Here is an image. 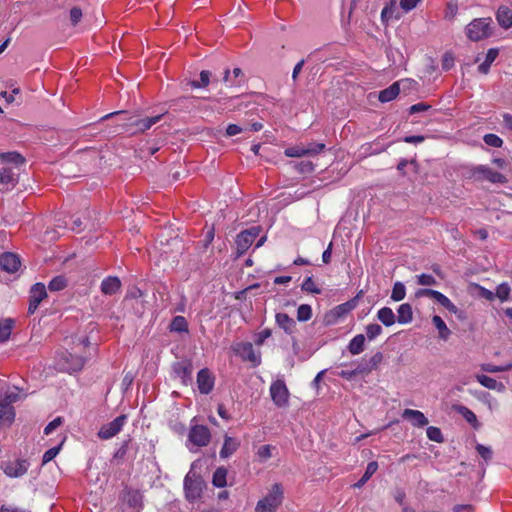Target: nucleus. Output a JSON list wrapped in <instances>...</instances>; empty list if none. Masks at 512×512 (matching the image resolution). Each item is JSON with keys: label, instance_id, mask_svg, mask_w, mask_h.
Segmentation results:
<instances>
[{"label": "nucleus", "instance_id": "nucleus-29", "mask_svg": "<svg viewBox=\"0 0 512 512\" xmlns=\"http://www.w3.org/2000/svg\"><path fill=\"white\" fill-rule=\"evenodd\" d=\"M0 159L3 162L2 164H6V165L13 163L16 166H20L25 163V158L18 152L1 153Z\"/></svg>", "mask_w": 512, "mask_h": 512}, {"label": "nucleus", "instance_id": "nucleus-15", "mask_svg": "<svg viewBox=\"0 0 512 512\" xmlns=\"http://www.w3.org/2000/svg\"><path fill=\"white\" fill-rule=\"evenodd\" d=\"M21 265L19 257L12 252H5L0 255V269L7 273L16 272Z\"/></svg>", "mask_w": 512, "mask_h": 512}, {"label": "nucleus", "instance_id": "nucleus-34", "mask_svg": "<svg viewBox=\"0 0 512 512\" xmlns=\"http://www.w3.org/2000/svg\"><path fill=\"white\" fill-rule=\"evenodd\" d=\"M227 477V469L224 467H219L215 470L212 478V483L215 487L223 488L227 485L226 481Z\"/></svg>", "mask_w": 512, "mask_h": 512}, {"label": "nucleus", "instance_id": "nucleus-52", "mask_svg": "<svg viewBox=\"0 0 512 512\" xmlns=\"http://www.w3.org/2000/svg\"><path fill=\"white\" fill-rule=\"evenodd\" d=\"M373 370L368 365V361L366 359H362L355 367L356 375H368Z\"/></svg>", "mask_w": 512, "mask_h": 512}, {"label": "nucleus", "instance_id": "nucleus-46", "mask_svg": "<svg viewBox=\"0 0 512 512\" xmlns=\"http://www.w3.org/2000/svg\"><path fill=\"white\" fill-rule=\"evenodd\" d=\"M427 437L434 442L443 443L444 437L441 430L438 427L430 426L427 428Z\"/></svg>", "mask_w": 512, "mask_h": 512}, {"label": "nucleus", "instance_id": "nucleus-17", "mask_svg": "<svg viewBox=\"0 0 512 512\" xmlns=\"http://www.w3.org/2000/svg\"><path fill=\"white\" fill-rule=\"evenodd\" d=\"M123 501L136 511H139L143 507V496L139 490L126 489L124 491Z\"/></svg>", "mask_w": 512, "mask_h": 512}, {"label": "nucleus", "instance_id": "nucleus-38", "mask_svg": "<svg viewBox=\"0 0 512 512\" xmlns=\"http://www.w3.org/2000/svg\"><path fill=\"white\" fill-rule=\"evenodd\" d=\"M458 412L465 418V420L471 424L474 428H478L480 426V423L473 411L468 409L465 406H459Z\"/></svg>", "mask_w": 512, "mask_h": 512}, {"label": "nucleus", "instance_id": "nucleus-44", "mask_svg": "<svg viewBox=\"0 0 512 512\" xmlns=\"http://www.w3.org/2000/svg\"><path fill=\"white\" fill-rule=\"evenodd\" d=\"M406 289L403 283L396 282L392 289L391 299L394 301H401L405 298Z\"/></svg>", "mask_w": 512, "mask_h": 512}, {"label": "nucleus", "instance_id": "nucleus-36", "mask_svg": "<svg viewBox=\"0 0 512 512\" xmlns=\"http://www.w3.org/2000/svg\"><path fill=\"white\" fill-rule=\"evenodd\" d=\"M433 299H435L440 305H442L444 308H446L449 312L451 313H458L459 312V309L456 307V305H454L451 300L446 297L444 294H442L441 292L437 291L435 296L433 297Z\"/></svg>", "mask_w": 512, "mask_h": 512}, {"label": "nucleus", "instance_id": "nucleus-14", "mask_svg": "<svg viewBox=\"0 0 512 512\" xmlns=\"http://www.w3.org/2000/svg\"><path fill=\"white\" fill-rule=\"evenodd\" d=\"M214 376L208 368L201 369L197 374V386L202 394H209L214 388Z\"/></svg>", "mask_w": 512, "mask_h": 512}, {"label": "nucleus", "instance_id": "nucleus-7", "mask_svg": "<svg viewBox=\"0 0 512 512\" xmlns=\"http://www.w3.org/2000/svg\"><path fill=\"white\" fill-rule=\"evenodd\" d=\"M261 232L260 226H253L239 233L236 238V255L242 256L252 245Z\"/></svg>", "mask_w": 512, "mask_h": 512}, {"label": "nucleus", "instance_id": "nucleus-22", "mask_svg": "<svg viewBox=\"0 0 512 512\" xmlns=\"http://www.w3.org/2000/svg\"><path fill=\"white\" fill-rule=\"evenodd\" d=\"M496 19L498 24L504 28L509 29L512 27V10L507 6H500L496 12Z\"/></svg>", "mask_w": 512, "mask_h": 512}, {"label": "nucleus", "instance_id": "nucleus-42", "mask_svg": "<svg viewBox=\"0 0 512 512\" xmlns=\"http://www.w3.org/2000/svg\"><path fill=\"white\" fill-rule=\"evenodd\" d=\"M301 290L304 291V292H307V293H312V294H321L322 290L316 286L313 278L311 276L307 277L302 285H301Z\"/></svg>", "mask_w": 512, "mask_h": 512}, {"label": "nucleus", "instance_id": "nucleus-55", "mask_svg": "<svg viewBox=\"0 0 512 512\" xmlns=\"http://www.w3.org/2000/svg\"><path fill=\"white\" fill-rule=\"evenodd\" d=\"M325 149V144L323 143H310L305 148L307 151V155H317Z\"/></svg>", "mask_w": 512, "mask_h": 512}, {"label": "nucleus", "instance_id": "nucleus-37", "mask_svg": "<svg viewBox=\"0 0 512 512\" xmlns=\"http://www.w3.org/2000/svg\"><path fill=\"white\" fill-rule=\"evenodd\" d=\"M15 418V410L14 407H0V424L10 425Z\"/></svg>", "mask_w": 512, "mask_h": 512}, {"label": "nucleus", "instance_id": "nucleus-63", "mask_svg": "<svg viewBox=\"0 0 512 512\" xmlns=\"http://www.w3.org/2000/svg\"><path fill=\"white\" fill-rule=\"evenodd\" d=\"M457 11H458V6L456 3H452V2H449L447 5H446V9H445V17L448 18V19H453L456 14H457Z\"/></svg>", "mask_w": 512, "mask_h": 512}, {"label": "nucleus", "instance_id": "nucleus-54", "mask_svg": "<svg viewBox=\"0 0 512 512\" xmlns=\"http://www.w3.org/2000/svg\"><path fill=\"white\" fill-rule=\"evenodd\" d=\"M82 10L79 7H73L70 10V22L72 26H76L82 19Z\"/></svg>", "mask_w": 512, "mask_h": 512}, {"label": "nucleus", "instance_id": "nucleus-16", "mask_svg": "<svg viewBox=\"0 0 512 512\" xmlns=\"http://www.w3.org/2000/svg\"><path fill=\"white\" fill-rule=\"evenodd\" d=\"M402 418L410 421L414 427H424L428 424L427 417L419 410L405 409Z\"/></svg>", "mask_w": 512, "mask_h": 512}, {"label": "nucleus", "instance_id": "nucleus-21", "mask_svg": "<svg viewBox=\"0 0 512 512\" xmlns=\"http://www.w3.org/2000/svg\"><path fill=\"white\" fill-rule=\"evenodd\" d=\"M240 446V441L237 438L230 437L228 435L224 436V443L220 450L221 458H228L233 453L237 451Z\"/></svg>", "mask_w": 512, "mask_h": 512}, {"label": "nucleus", "instance_id": "nucleus-35", "mask_svg": "<svg viewBox=\"0 0 512 512\" xmlns=\"http://www.w3.org/2000/svg\"><path fill=\"white\" fill-rule=\"evenodd\" d=\"M169 328L172 332H188V322L183 316H175L172 319Z\"/></svg>", "mask_w": 512, "mask_h": 512}, {"label": "nucleus", "instance_id": "nucleus-40", "mask_svg": "<svg viewBox=\"0 0 512 512\" xmlns=\"http://www.w3.org/2000/svg\"><path fill=\"white\" fill-rule=\"evenodd\" d=\"M511 288L508 283L504 282L497 286L495 292V298L497 297L500 301L504 302L509 299Z\"/></svg>", "mask_w": 512, "mask_h": 512}, {"label": "nucleus", "instance_id": "nucleus-11", "mask_svg": "<svg viewBox=\"0 0 512 512\" xmlns=\"http://www.w3.org/2000/svg\"><path fill=\"white\" fill-rule=\"evenodd\" d=\"M1 466L7 476L16 478L27 473L29 463L25 459H18L15 462H3Z\"/></svg>", "mask_w": 512, "mask_h": 512}, {"label": "nucleus", "instance_id": "nucleus-32", "mask_svg": "<svg viewBox=\"0 0 512 512\" xmlns=\"http://www.w3.org/2000/svg\"><path fill=\"white\" fill-rule=\"evenodd\" d=\"M14 320L7 318L0 321V343L7 341L11 335Z\"/></svg>", "mask_w": 512, "mask_h": 512}, {"label": "nucleus", "instance_id": "nucleus-24", "mask_svg": "<svg viewBox=\"0 0 512 512\" xmlns=\"http://www.w3.org/2000/svg\"><path fill=\"white\" fill-rule=\"evenodd\" d=\"M476 379L481 385L488 389L497 391H503L505 389V386L501 382H498L496 379L491 378L485 374H477Z\"/></svg>", "mask_w": 512, "mask_h": 512}, {"label": "nucleus", "instance_id": "nucleus-57", "mask_svg": "<svg viewBox=\"0 0 512 512\" xmlns=\"http://www.w3.org/2000/svg\"><path fill=\"white\" fill-rule=\"evenodd\" d=\"M431 108H432L431 105L424 103V102H420V103L412 105L409 108V113L416 114V113H420V112H425V111L430 110Z\"/></svg>", "mask_w": 512, "mask_h": 512}, {"label": "nucleus", "instance_id": "nucleus-18", "mask_svg": "<svg viewBox=\"0 0 512 512\" xmlns=\"http://www.w3.org/2000/svg\"><path fill=\"white\" fill-rule=\"evenodd\" d=\"M238 352L244 360L253 363L254 366H258L261 363L260 356L256 355L250 342L241 343Z\"/></svg>", "mask_w": 512, "mask_h": 512}, {"label": "nucleus", "instance_id": "nucleus-53", "mask_svg": "<svg viewBox=\"0 0 512 512\" xmlns=\"http://www.w3.org/2000/svg\"><path fill=\"white\" fill-rule=\"evenodd\" d=\"M476 451L478 452V454L487 462L489 460H491L492 458V450L490 447H486L482 444H477L476 445Z\"/></svg>", "mask_w": 512, "mask_h": 512}, {"label": "nucleus", "instance_id": "nucleus-25", "mask_svg": "<svg viewBox=\"0 0 512 512\" xmlns=\"http://www.w3.org/2000/svg\"><path fill=\"white\" fill-rule=\"evenodd\" d=\"M398 316L397 321L400 324H406L412 321L413 311L412 306L409 303L401 304L397 310Z\"/></svg>", "mask_w": 512, "mask_h": 512}, {"label": "nucleus", "instance_id": "nucleus-49", "mask_svg": "<svg viewBox=\"0 0 512 512\" xmlns=\"http://www.w3.org/2000/svg\"><path fill=\"white\" fill-rule=\"evenodd\" d=\"M382 333V327L379 324L372 323L366 327V334L369 340H373Z\"/></svg>", "mask_w": 512, "mask_h": 512}, {"label": "nucleus", "instance_id": "nucleus-6", "mask_svg": "<svg viewBox=\"0 0 512 512\" xmlns=\"http://www.w3.org/2000/svg\"><path fill=\"white\" fill-rule=\"evenodd\" d=\"M205 482L200 475L190 471L184 479L185 497L189 502L201 498Z\"/></svg>", "mask_w": 512, "mask_h": 512}, {"label": "nucleus", "instance_id": "nucleus-26", "mask_svg": "<svg viewBox=\"0 0 512 512\" xmlns=\"http://www.w3.org/2000/svg\"><path fill=\"white\" fill-rule=\"evenodd\" d=\"M348 350L352 355H358L364 351L365 337L363 334H358L348 344Z\"/></svg>", "mask_w": 512, "mask_h": 512}, {"label": "nucleus", "instance_id": "nucleus-56", "mask_svg": "<svg viewBox=\"0 0 512 512\" xmlns=\"http://www.w3.org/2000/svg\"><path fill=\"white\" fill-rule=\"evenodd\" d=\"M417 278H418V284L419 285L431 286V285H436L437 284L436 279L432 275H429V274H424L423 273V274L417 276Z\"/></svg>", "mask_w": 512, "mask_h": 512}, {"label": "nucleus", "instance_id": "nucleus-30", "mask_svg": "<svg viewBox=\"0 0 512 512\" xmlns=\"http://www.w3.org/2000/svg\"><path fill=\"white\" fill-rule=\"evenodd\" d=\"M432 323L434 324V326L437 328V330L439 332V338L444 341L448 340V338L451 335V331L447 327V325L445 324L443 319L438 315H434L432 318Z\"/></svg>", "mask_w": 512, "mask_h": 512}, {"label": "nucleus", "instance_id": "nucleus-20", "mask_svg": "<svg viewBox=\"0 0 512 512\" xmlns=\"http://www.w3.org/2000/svg\"><path fill=\"white\" fill-rule=\"evenodd\" d=\"M277 325L282 328L285 333L291 335L296 329V321L287 313H277L275 316Z\"/></svg>", "mask_w": 512, "mask_h": 512}, {"label": "nucleus", "instance_id": "nucleus-47", "mask_svg": "<svg viewBox=\"0 0 512 512\" xmlns=\"http://www.w3.org/2000/svg\"><path fill=\"white\" fill-rule=\"evenodd\" d=\"M485 144L491 147L500 148L503 145V140L496 134H486L483 137Z\"/></svg>", "mask_w": 512, "mask_h": 512}, {"label": "nucleus", "instance_id": "nucleus-48", "mask_svg": "<svg viewBox=\"0 0 512 512\" xmlns=\"http://www.w3.org/2000/svg\"><path fill=\"white\" fill-rule=\"evenodd\" d=\"M482 370L489 373H497V372H504L509 371L512 369V364H508L506 366H496L493 364H483Z\"/></svg>", "mask_w": 512, "mask_h": 512}, {"label": "nucleus", "instance_id": "nucleus-33", "mask_svg": "<svg viewBox=\"0 0 512 512\" xmlns=\"http://www.w3.org/2000/svg\"><path fill=\"white\" fill-rule=\"evenodd\" d=\"M378 463L376 461H371L368 463L366 470L363 476L354 484V487L361 488L364 484L372 477V475L377 471Z\"/></svg>", "mask_w": 512, "mask_h": 512}, {"label": "nucleus", "instance_id": "nucleus-31", "mask_svg": "<svg viewBox=\"0 0 512 512\" xmlns=\"http://www.w3.org/2000/svg\"><path fill=\"white\" fill-rule=\"evenodd\" d=\"M46 296V287L43 283H36L31 287L30 299H32L34 303H40Z\"/></svg>", "mask_w": 512, "mask_h": 512}, {"label": "nucleus", "instance_id": "nucleus-50", "mask_svg": "<svg viewBox=\"0 0 512 512\" xmlns=\"http://www.w3.org/2000/svg\"><path fill=\"white\" fill-rule=\"evenodd\" d=\"M61 447H62V443H60L58 446L48 449L43 455V459H42L43 464H46V463L50 462L51 460H53L57 456L59 451L61 450Z\"/></svg>", "mask_w": 512, "mask_h": 512}, {"label": "nucleus", "instance_id": "nucleus-3", "mask_svg": "<svg viewBox=\"0 0 512 512\" xmlns=\"http://www.w3.org/2000/svg\"><path fill=\"white\" fill-rule=\"evenodd\" d=\"M363 296V291H359L357 295L350 300H348L345 303L339 304L335 306L333 309L328 311L324 315V323L327 326L333 325L338 322L339 319L345 317L347 314H349L352 310H354L358 303L360 298Z\"/></svg>", "mask_w": 512, "mask_h": 512}, {"label": "nucleus", "instance_id": "nucleus-2", "mask_svg": "<svg viewBox=\"0 0 512 512\" xmlns=\"http://www.w3.org/2000/svg\"><path fill=\"white\" fill-rule=\"evenodd\" d=\"M464 177L475 182L487 181L492 184H506L507 177L486 165L468 166L465 168Z\"/></svg>", "mask_w": 512, "mask_h": 512}, {"label": "nucleus", "instance_id": "nucleus-60", "mask_svg": "<svg viewBox=\"0 0 512 512\" xmlns=\"http://www.w3.org/2000/svg\"><path fill=\"white\" fill-rule=\"evenodd\" d=\"M394 8L393 5L385 6L381 12V20L384 24H387L388 21L393 17Z\"/></svg>", "mask_w": 512, "mask_h": 512}, {"label": "nucleus", "instance_id": "nucleus-58", "mask_svg": "<svg viewBox=\"0 0 512 512\" xmlns=\"http://www.w3.org/2000/svg\"><path fill=\"white\" fill-rule=\"evenodd\" d=\"M454 65V57L451 53L446 52L442 59V69L444 71L450 70Z\"/></svg>", "mask_w": 512, "mask_h": 512}, {"label": "nucleus", "instance_id": "nucleus-9", "mask_svg": "<svg viewBox=\"0 0 512 512\" xmlns=\"http://www.w3.org/2000/svg\"><path fill=\"white\" fill-rule=\"evenodd\" d=\"M189 441L198 447H205L211 441V432L205 425H194L188 434Z\"/></svg>", "mask_w": 512, "mask_h": 512}, {"label": "nucleus", "instance_id": "nucleus-1", "mask_svg": "<svg viewBox=\"0 0 512 512\" xmlns=\"http://www.w3.org/2000/svg\"><path fill=\"white\" fill-rule=\"evenodd\" d=\"M163 116L164 114H159L153 117L139 118L138 116H130L125 111H117L101 117L99 121L117 117L114 133L136 135L150 129L154 124L158 123Z\"/></svg>", "mask_w": 512, "mask_h": 512}, {"label": "nucleus", "instance_id": "nucleus-12", "mask_svg": "<svg viewBox=\"0 0 512 512\" xmlns=\"http://www.w3.org/2000/svg\"><path fill=\"white\" fill-rule=\"evenodd\" d=\"M18 183L17 174L13 171V168L2 164L0 166V185L1 191H9L13 189Z\"/></svg>", "mask_w": 512, "mask_h": 512}, {"label": "nucleus", "instance_id": "nucleus-27", "mask_svg": "<svg viewBox=\"0 0 512 512\" xmlns=\"http://www.w3.org/2000/svg\"><path fill=\"white\" fill-rule=\"evenodd\" d=\"M499 54V50L497 48H491L488 50L486 54V58L483 63L478 66V71L482 74H487L490 70L491 64L495 61Z\"/></svg>", "mask_w": 512, "mask_h": 512}, {"label": "nucleus", "instance_id": "nucleus-28", "mask_svg": "<svg viewBox=\"0 0 512 512\" xmlns=\"http://www.w3.org/2000/svg\"><path fill=\"white\" fill-rule=\"evenodd\" d=\"M377 318L385 326H392L396 321V316L391 308L383 307L377 313Z\"/></svg>", "mask_w": 512, "mask_h": 512}, {"label": "nucleus", "instance_id": "nucleus-59", "mask_svg": "<svg viewBox=\"0 0 512 512\" xmlns=\"http://www.w3.org/2000/svg\"><path fill=\"white\" fill-rule=\"evenodd\" d=\"M368 365L372 370L377 369L379 364L383 361V354L382 352H376L370 359L367 360Z\"/></svg>", "mask_w": 512, "mask_h": 512}, {"label": "nucleus", "instance_id": "nucleus-61", "mask_svg": "<svg viewBox=\"0 0 512 512\" xmlns=\"http://www.w3.org/2000/svg\"><path fill=\"white\" fill-rule=\"evenodd\" d=\"M272 335V330L269 328H265L257 334V339L255 340L256 345H262L264 341Z\"/></svg>", "mask_w": 512, "mask_h": 512}, {"label": "nucleus", "instance_id": "nucleus-41", "mask_svg": "<svg viewBox=\"0 0 512 512\" xmlns=\"http://www.w3.org/2000/svg\"><path fill=\"white\" fill-rule=\"evenodd\" d=\"M66 286H67V279L64 276L59 275V276L54 277L49 282L48 289L50 291H60V290H63Z\"/></svg>", "mask_w": 512, "mask_h": 512}, {"label": "nucleus", "instance_id": "nucleus-5", "mask_svg": "<svg viewBox=\"0 0 512 512\" xmlns=\"http://www.w3.org/2000/svg\"><path fill=\"white\" fill-rule=\"evenodd\" d=\"M283 490L279 483L272 486L271 491L256 505V512H274L282 503Z\"/></svg>", "mask_w": 512, "mask_h": 512}, {"label": "nucleus", "instance_id": "nucleus-4", "mask_svg": "<svg viewBox=\"0 0 512 512\" xmlns=\"http://www.w3.org/2000/svg\"><path fill=\"white\" fill-rule=\"evenodd\" d=\"M491 18H477L472 20L465 28L466 36L474 42L490 37L493 33Z\"/></svg>", "mask_w": 512, "mask_h": 512}, {"label": "nucleus", "instance_id": "nucleus-62", "mask_svg": "<svg viewBox=\"0 0 512 512\" xmlns=\"http://www.w3.org/2000/svg\"><path fill=\"white\" fill-rule=\"evenodd\" d=\"M62 424V418L57 417L44 428V434L49 435Z\"/></svg>", "mask_w": 512, "mask_h": 512}, {"label": "nucleus", "instance_id": "nucleus-43", "mask_svg": "<svg viewBox=\"0 0 512 512\" xmlns=\"http://www.w3.org/2000/svg\"><path fill=\"white\" fill-rule=\"evenodd\" d=\"M131 442V439H127L123 441L119 449L113 454L112 461H117L118 463L120 461H123L127 455L128 449H129V443Z\"/></svg>", "mask_w": 512, "mask_h": 512}, {"label": "nucleus", "instance_id": "nucleus-39", "mask_svg": "<svg viewBox=\"0 0 512 512\" xmlns=\"http://www.w3.org/2000/svg\"><path fill=\"white\" fill-rule=\"evenodd\" d=\"M211 72L203 70L200 72V80L190 81V86L193 88L207 87L210 83Z\"/></svg>", "mask_w": 512, "mask_h": 512}, {"label": "nucleus", "instance_id": "nucleus-13", "mask_svg": "<svg viewBox=\"0 0 512 512\" xmlns=\"http://www.w3.org/2000/svg\"><path fill=\"white\" fill-rule=\"evenodd\" d=\"M172 370L176 377L181 379L184 385H188L192 382L193 365L190 360L175 362L172 366Z\"/></svg>", "mask_w": 512, "mask_h": 512}, {"label": "nucleus", "instance_id": "nucleus-10", "mask_svg": "<svg viewBox=\"0 0 512 512\" xmlns=\"http://www.w3.org/2000/svg\"><path fill=\"white\" fill-rule=\"evenodd\" d=\"M270 395L277 407H284L288 404L289 391L283 380H276L271 384Z\"/></svg>", "mask_w": 512, "mask_h": 512}, {"label": "nucleus", "instance_id": "nucleus-64", "mask_svg": "<svg viewBox=\"0 0 512 512\" xmlns=\"http://www.w3.org/2000/svg\"><path fill=\"white\" fill-rule=\"evenodd\" d=\"M399 82H400V88L402 89V91L404 93H406L410 89H414L415 86L417 85V82L412 79H404V80H400Z\"/></svg>", "mask_w": 512, "mask_h": 512}, {"label": "nucleus", "instance_id": "nucleus-51", "mask_svg": "<svg viewBox=\"0 0 512 512\" xmlns=\"http://www.w3.org/2000/svg\"><path fill=\"white\" fill-rule=\"evenodd\" d=\"M284 153L287 157H302L307 155L305 147L300 146L287 148Z\"/></svg>", "mask_w": 512, "mask_h": 512}, {"label": "nucleus", "instance_id": "nucleus-23", "mask_svg": "<svg viewBox=\"0 0 512 512\" xmlns=\"http://www.w3.org/2000/svg\"><path fill=\"white\" fill-rule=\"evenodd\" d=\"M400 82H395L388 88L380 91L378 99L380 102L385 103L395 99L400 93Z\"/></svg>", "mask_w": 512, "mask_h": 512}, {"label": "nucleus", "instance_id": "nucleus-8", "mask_svg": "<svg viewBox=\"0 0 512 512\" xmlns=\"http://www.w3.org/2000/svg\"><path fill=\"white\" fill-rule=\"evenodd\" d=\"M127 421V415L121 414L116 417L113 421L102 425L97 435L102 440H108L117 435L123 428Z\"/></svg>", "mask_w": 512, "mask_h": 512}, {"label": "nucleus", "instance_id": "nucleus-45", "mask_svg": "<svg viewBox=\"0 0 512 512\" xmlns=\"http://www.w3.org/2000/svg\"><path fill=\"white\" fill-rule=\"evenodd\" d=\"M312 317V308L308 304H302L297 309V320L308 321Z\"/></svg>", "mask_w": 512, "mask_h": 512}, {"label": "nucleus", "instance_id": "nucleus-19", "mask_svg": "<svg viewBox=\"0 0 512 512\" xmlns=\"http://www.w3.org/2000/svg\"><path fill=\"white\" fill-rule=\"evenodd\" d=\"M101 292L105 295H114L121 288V281L116 276H109L101 283Z\"/></svg>", "mask_w": 512, "mask_h": 512}]
</instances>
